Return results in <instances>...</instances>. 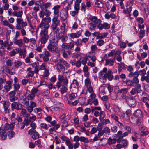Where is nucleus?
Here are the masks:
<instances>
[{
  "instance_id": "obj_62",
  "label": "nucleus",
  "mask_w": 149,
  "mask_h": 149,
  "mask_svg": "<svg viewBox=\"0 0 149 149\" xmlns=\"http://www.w3.org/2000/svg\"><path fill=\"white\" fill-rule=\"evenodd\" d=\"M26 109L30 113H31L33 110L34 111L33 108L30 105L26 106Z\"/></svg>"
},
{
  "instance_id": "obj_18",
  "label": "nucleus",
  "mask_w": 149,
  "mask_h": 149,
  "mask_svg": "<svg viewBox=\"0 0 149 149\" xmlns=\"http://www.w3.org/2000/svg\"><path fill=\"white\" fill-rule=\"evenodd\" d=\"M70 63L72 65L75 66L77 67H80L81 65V61H80L79 57H78L77 60L75 59L71 60L70 61Z\"/></svg>"
},
{
  "instance_id": "obj_51",
  "label": "nucleus",
  "mask_w": 149,
  "mask_h": 149,
  "mask_svg": "<svg viewBox=\"0 0 149 149\" xmlns=\"http://www.w3.org/2000/svg\"><path fill=\"white\" fill-rule=\"evenodd\" d=\"M141 80L142 81L145 80L147 83H149V76L147 75L146 76H144L141 77Z\"/></svg>"
},
{
  "instance_id": "obj_6",
  "label": "nucleus",
  "mask_w": 149,
  "mask_h": 149,
  "mask_svg": "<svg viewBox=\"0 0 149 149\" xmlns=\"http://www.w3.org/2000/svg\"><path fill=\"white\" fill-rule=\"evenodd\" d=\"M68 12L64 9H61L60 12L59 16L60 20L64 21L67 19L68 17Z\"/></svg>"
},
{
  "instance_id": "obj_53",
  "label": "nucleus",
  "mask_w": 149,
  "mask_h": 149,
  "mask_svg": "<svg viewBox=\"0 0 149 149\" xmlns=\"http://www.w3.org/2000/svg\"><path fill=\"white\" fill-rule=\"evenodd\" d=\"M15 134V133L14 132L12 131H9L8 133V136L9 138L13 137L14 136Z\"/></svg>"
},
{
  "instance_id": "obj_63",
  "label": "nucleus",
  "mask_w": 149,
  "mask_h": 149,
  "mask_svg": "<svg viewBox=\"0 0 149 149\" xmlns=\"http://www.w3.org/2000/svg\"><path fill=\"white\" fill-rule=\"evenodd\" d=\"M139 74L141 76V77H143L146 74V71L145 69H143L142 70H140L139 72Z\"/></svg>"
},
{
  "instance_id": "obj_32",
  "label": "nucleus",
  "mask_w": 149,
  "mask_h": 149,
  "mask_svg": "<svg viewBox=\"0 0 149 149\" xmlns=\"http://www.w3.org/2000/svg\"><path fill=\"white\" fill-rule=\"evenodd\" d=\"M67 85H63L62 86V87L60 88V91L61 94H63L64 93L67 92L68 89Z\"/></svg>"
},
{
  "instance_id": "obj_64",
  "label": "nucleus",
  "mask_w": 149,
  "mask_h": 149,
  "mask_svg": "<svg viewBox=\"0 0 149 149\" xmlns=\"http://www.w3.org/2000/svg\"><path fill=\"white\" fill-rule=\"evenodd\" d=\"M47 86L48 87V88L49 89H56V87L54 86L52 83H50L47 84Z\"/></svg>"
},
{
  "instance_id": "obj_31",
  "label": "nucleus",
  "mask_w": 149,
  "mask_h": 149,
  "mask_svg": "<svg viewBox=\"0 0 149 149\" xmlns=\"http://www.w3.org/2000/svg\"><path fill=\"white\" fill-rule=\"evenodd\" d=\"M81 34V33L78 31L75 33H72L70 34V36L71 38L74 39L75 38H77Z\"/></svg>"
},
{
  "instance_id": "obj_59",
  "label": "nucleus",
  "mask_w": 149,
  "mask_h": 149,
  "mask_svg": "<svg viewBox=\"0 0 149 149\" xmlns=\"http://www.w3.org/2000/svg\"><path fill=\"white\" fill-rule=\"evenodd\" d=\"M22 64V63L21 61H17L14 63L15 66L17 67L18 68Z\"/></svg>"
},
{
  "instance_id": "obj_3",
  "label": "nucleus",
  "mask_w": 149,
  "mask_h": 149,
  "mask_svg": "<svg viewBox=\"0 0 149 149\" xmlns=\"http://www.w3.org/2000/svg\"><path fill=\"white\" fill-rule=\"evenodd\" d=\"M89 22V28L91 30H95L96 26L99 29L100 25L101 22V21L100 19L96 16H93L90 18L88 20Z\"/></svg>"
},
{
  "instance_id": "obj_26",
  "label": "nucleus",
  "mask_w": 149,
  "mask_h": 149,
  "mask_svg": "<svg viewBox=\"0 0 149 149\" xmlns=\"http://www.w3.org/2000/svg\"><path fill=\"white\" fill-rule=\"evenodd\" d=\"M14 123L10 124L6 123L3 128L6 131L9 129L12 130L14 128Z\"/></svg>"
},
{
  "instance_id": "obj_16",
  "label": "nucleus",
  "mask_w": 149,
  "mask_h": 149,
  "mask_svg": "<svg viewBox=\"0 0 149 149\" xmlns=\"http://www.w3.org/2000/svg\"><path fill=\"white\" fill-rule=\"evenodd\" d=\"M16 92L15 91H12L9 93V100L10 102L14 101L17 99V97L15 96Z\"/></svg>"
},
{
  "instance_id": "obj_27",
  "label": "nucleus",
  "mask_w": 149,
  "mask_h": 149,
  "mask_svg": "<svg viewBox=\"0 0 149 149\" xmlns=\"http://www.w3.org/2000/svg\"><path fill=\"white\" fill-rule=\"evenodd\" d=\"M99 27V29L101 30L103 29H108L110 27V25L107 23H104L103 24H102L101 23L100 24Z\"/></svg>"
},
{
  "instance_id": "obj_36",
  "label": "nucleus",
  "mask_w": 149,
  "mask_h": 149,
  "mask_svg": "<svg viewBox=\"0 0 149 149\" xmlns=\"http://www.w3.org/2000/svg\"><path fill=\"white\" fill-rule=\"evenodd\" d=\"M19 52V49L17 48L11 51L9 53V56H15L17 53Z\"/></svg>"
},
{
  "instance_id": "obj_21",
  "label": "nucleus",
  "mask_w": 149,
  "mask_h": 149,
  "mask_svg": "<svg viewBox=\"0 0 149 149\" xmlns=\"http://www.w3.org/2000/svg\"><path fill=\"white\" fill-rule=\"evenodd\" d=\"M0 137L3 140H5L7 137L6 131L3 128H0Z\"/></svg>"
},
{
  "instance_id": "obj_5",
  "label": "nucleus",
  "mask_w": 149,
  "mask_h": 149,
  "mask_svg": "<svg viewBox=\"0 0 149 149\" xmlns=\"http://www.w3.org/2000/svg\"><path fill=\"white\" fill-rule=\"evenodd\" d=\"M62 59H57L55 61V66L56 68L59 71L63 72L65 70V68L62 65Z\"/></svg>"
},
{
  "instance_id": "obj_49",
  "label": "nucleus",
  "mask_w": 149,
  "mask_h": 149,
  "mask_svg": "<svg viewBox=\"0 0 149 149\" xmlns=\"http://www.w3.org/2000/svg\"><path fill=\"white\" fill-rule=\"evenodd\" d=\"M85 85L87 87H89L91 86V82L90 79L89 78H87L86 79L85 81Z\"/></svg>"
},
{
  "instance_id": "obj_24",
  "label": "nucleus",
  "mask_w": 149,
  "mask_h": 149,
  "mask_svg": "<svg viewBox=\"0 0 149 149\" xmlns=\"http://www.w3.org/2000/svg\"><path fill=\"white\" fill-rule=\"evenodd\" d=\"M23 14L22 10L19 11L18 12L14 11L12 13V15L14 17H17L18 18H22Z\"/></svg>"
},
{
  "instance_id": "obj_15",
  "label": "nucleus",
  "mask_w": 149,
  "mask_h": 149,
  "mask_svg": "<svg viewBox=\"0 0 149 149\" xmlns=\"http://www.w3.org/2000/svg\"><path fill=\"white\" fill-rule=\"evenodd\" d=\"M14 43L15 44L18 46L20 48V49L22 47L24 46V44L22 39H17V38L14 39Z\"/></svg>"
},
{
  "instance_id": "obj_11",
  "label": "nucleus",
  "mask_w": 149,
  "mask_h": 149,
  "mask_svg": "<svg viewBox=\"0 0 149 149\" xmlns=\"http://www.w3.org/2000/svg\"><path fill=\"white\" fill-rule=\"evenodd\" d=\"M58 80L65 85H67L68 83V80L67 77L62 74L58 75Z\"/></svg>"
},
{
  "instance_id": "obj_55",
  "label": "nucleus",
  "mask_w": 149,
  "mask_h": 149,
  "mask_svg": "<svg viewBox=\"0 0 149 149\" xmlns=\"http://www.w3.org/2000/svg\"><path fill=\"white\" fill-rule=\"evenodd\" d=\"M80 140L81 142H83L85 143L88 142V138H86L83 136H81L80 137Z\"/></svg>"
},
{
  "instance_id": "obj_57",
  "label": "nucleus",
  "mask_w": 149,
  "mask_h": 149,
  "mask_svg": "<svg viewBox=\"0 0 149 149\" xmlns=\"http://www.w3.org/2000/svg\"><path fill=\"white\" fill-rule=\"evenodd\" d=\"M104 42V41L102 40H100L97 41V45L98 46H101L103 45Z\"/></svg>"
},
{
  "instance_id": "obj_39",
  "label": "nucleus",
  "mask_w": 149,
  "mask_h": 149,
  "mask_svg": "<svg viewBox=\"0 0 149 149\" xmlns=\"http://www.w3.org/2000/svg\"><path fill=\"white\" fill-rule=\"evenodd\" d=\"M29 100L27 99V98H24L22 100V103L26 106H28L29 104Z\"/></svg>"
},
{
  "instance_id": "obj_61",
  "label": "nucleus",
  "mask_w": 149,
  "mask_h": 149,
  "mask_svg": "<svg viewBox=\"0 0 149 149\" xmlns=\"http://www.w3.org/2000/svg\"><path fill=\"white\" fill-rule=\"evenodd\" d=\"M139 37L141 38H143L145 36V31L144 30H141L139 33Z\"/></svg>"
},
{
  "instance_id": "obj_33",
  "label": "nucleus",
  "mask_w": 149,
  "mask_h": 149,
  "mask_svg": "<svg viewBox=\"0 0 149 149\" xmlns=\"http://www.w3.org/2000/svg\"><path fill=\"white\" fill-rule=\"evenodd\" d=\"M132 10V7H127V9H124L123 10V13L125 14L127 13L129 14V17L131 18V15L130 13L131 12Z\"/></svg>"
},
{
  "instance_id": "obj_58",
  "label": "nucleus",
  "mask_w": 149,
  "mask_h": 149,
  "mask_svg": "<svg viewBox=\"0 0 149 149\" xmlns=\"http://www.w3.org/2000/svg\"><path fill=\"white\" fill-rule=\"evenodd\" d=\"M76 95H77L74 93L70 94L69 95L70 99L71 100H74L76 98Z\"/></svg>"
},
{
  "instance_id": "obj_50",
  "label": "nucleus",
  "mask_w": 149,
  "mask_h": 149,
  "mask_svg": "<svg viewBox=\"0 0 149 149\" xmlns=\"http://www.w3.org/2000/svg\"><path fill=\"white\" fill-rule=\"evenodd\" d=\"M21 109V114L23 116H24V117H25L26 116V115L28 114V113H27V110L26 109L22 108Z\"/></svg>"
},
{
  "instance_id": "obj_2",
  "label": "nucleus",
  "mask_w": 149,
  "mask_h": 149,
  "mask_svg": "<svg viewBox=\"0 0 149 149\" xmlns=\"http://www.w3.org/2000/svg\"><path fill=\"white\" fill-rule=\"evenodd\" d=\"M16 21L17 23V24L15 26L16 29L20 30L22 36H26V33L24 28L27 25V23L26 21H24L23 19L22 18H17Z\"/></svg>"
},
{
  "instance_id": "obj_60",
  "label": "nucleus",
  "mask_w": 149,
  "mask_h": 149,
  "mask_svg": "<svg viewBox=\"0 0 149 149\" xmlns=\"http://www.w3.org/2000/svg\"><path fill=\"white\" fill-rule=\"evenodd\" d=\"M104 133L109 134L110 132V129L108 127H104L103 130Z\"/></svg>"
},
{
  "instance_id": "obj_38",
  "label": "nucleus",
  "mask_w": 149,
  "mask_h": 149,
  "mask_svg": "<svg viewBox=\"0 0 149 149\" xmlns=\"http://www.w3.org/2000/svg\"><path fill=\"white\" fill-rule=\"evenodd\" d=\"M67 3L68 5L65 8H63L62 9H65L66 11L68 12V11L69 10H70L71 9L70 5V3H67V2H66L65 1L62 3V4H64V5H66Z\"/></svg>"
},
{
  "instance_id": "obj_29",
  "label": "nucleus",
  "mask_w": 149,
  "mask_h": 149,
  "mask_svg": "<svg viewBox=\"0 0 149 149\" xmlns=\"http://www.w3.org/2000/svg\"><path fill=\"white\" fill-rule=\"evenodd\" d=\"M105 17L107 19H109L110 18L114 19L116 18V16L115 15L114 13L108 12L105 15Z\"/></svg>"
},
{
  "instance_id": "obj_35",
  "label": "nucleus",
  "mask_w": 149,
  "mask_h": 149,
  "mask_svg": "<svg viewBox=\"0 0 149 149\" xmlns=\"http://www.w3.org/2000/svg\"><path fill=\"white\" fill-rule=\"evenodd\" d=\"M107 69L106 68L104 67L103 69L100 71L99 73V76H106L107 72Z\"/></svg>"
},
{
  "instance_id": "obj_25",
  "label": "nucleus",
  "mask_w": 149,
  "mask_h": 149,
  "mask_svg": "<svg viewBox=\"0 0 149 149\" xmlns=\"http://www.w3.org/2000/svg\"><path fill=\"white\" fill-rule=\"evenodd\" d=\"M59 52H57V56L59 57L60 56V52L62 54V56L63 57L66 58L68 57V54H67V51H66L64 49H60L59 50Z\"/></svg>"
},
{
  "instance_id": "obj_52",
  "label": "nucleus",
  "mask_w": 149,
  "mask_h": 149,
  "mask_svg": "<svg viewBox=\"0 0 149 149\" xmlns=\"http://www.w3.org/2000/svg\"><path fill=\"white\" fill-rule=\"evenodd\" d=\"M7 81L6 79L4 77H0V84L3 85V84L5 82L6 83Z\"/></svg>"
},
{
  "instance_id": "obj_22",
  "label": "nucleus",
  "mask_w": 149,
  "mask_h": 149,
  "mask_svg": "<svg viewBox=\"0 0 149 149\" xmlns=\"http://www.w3.org/2000/svg\"><path fill=\"white\" fill-rule=\"evenodd\" d=\"M6 38L7 40L4 42L3 44V46L4 47H6L7 46H11L13 44V42L9 39L10 38V37L8 36V35H6Z\"/></svg>"
},
{
  "instance_id": "obj_20",
  "label": "nucleus",
  "mask_w": 149,
  "mask_h": 149,
  "mask_svg": "<svg viewBox=\"0 0 149 149\" xmlns=\"http://www.w3.org/2000/svg\"><path fill=\"white\" fill-rule=\"evenodd\" d=\"M60 6L59 5H56L52 9L53 10V15L54 16H56V15L59 16V9L60 8Z\"/></svg>"
},
{
  "instance_id": "obj_56",
  "label": "nucleus",
  "mask_w": 149,
  "mask_h": 149,
  "mask_svg": "<svg viewBox=\"0 0 149 149\" xmlns=\"http://www.w3.org/2000/svg\"><path fill=\"white\" fill-rule=\"evenodd\" d=\"M133 4V0H130L127 2L126 3V7H132Z\"/></svg>"
},
{
  "instance_id": "obj_8",
  "label": "nucleus",
  "mask_w": 149,
  "mask_h": 149,
  "mask_svg": "<svg viewBox=\"0 0 149 149\" xmlns=\"http://www.w3.org/2000/svg\"><path fill=\"white\" fill-rule=\"evenodd\" d=\"M51 56L50 53L48 51H45L42 54H39L40 58L43 59L44 62H47L49 60V57Z\"/></svg>"
},
{
  "instance_id": "obj_30",
  "label": "nucleus",
  "mask_w": 149,
  "mask_h": 149,
  "mask_svg": "<svg viewBox=\"0 0 149 149\" xmlns=\"http://www.w3.org/2000/svg\"><path fill=\"white\" fill-rule=\"evenodd\" d=\"M115 60V58H114L113 59L111 60L110 59L106 60L105 65H109L111 66L113 65L114 61Z\"/></svg>"
},
{
  "instance_id": "obj_10",
  "label": "nucleus",
  "mask_w": 149,
  "mask_h": 149,
  "mask_svg": "<svg viewBox=\"0 0 149 149\" xmlns=\"http://www.w3.org/2000/svg\"><path fill=\"white\" fill-rule=\"evenodd\" d=\"M0 103L3 106L5 112L6 113H9V109H8L10 106L9 102L8 100H2Z\"/></svg>"
},
{
  "instance_id": "obj_19",
  "label": "nucleus",
  "mask_w": 149,
  "mask_h": 149,
  "mask_svg": "<svg viewBox=\"0 0 149 149\" xmlns=\"http://www.w3.org/2000/svg\"><path fill=\"white\" fill-rule=\"evenodd\" d=\"M22 106L20 104L17 103L16 102H14L11 104V108L12 109H16L17 110H21Z\"/></svg>"
},
{
  "instance_id": "obj_7",
  "label": "nucleus",
  "mask_w": 149,
  "mask_h": 149,
  "mask_svg": "<svg viewBox=\"0 0 149 149\" xmlns=\"http://www.w3.org/2000/svg\"><path fill=\"white\" fill-rule=\"evenodd\" d=\"M25 118H26L24 120L26 122L27 124H29L30 122H33L35 121L36 118V116L29 113L26 115V116Z\"/></svg>"
},
{
  "instance_id": "obj_46",
  "label": "nucleus",
  "mask_w": 149,
  "mask_h": 149,
  "mask_svg": "<svg viewBox=\"0 0 149 149\" xmlns=\"http://www.w3.org/2000/svg\"><path fill=\"white\" fill-rule=\"evenodd\" d=\"M42 111V109L40 108H36L34 109V112L37 115L39 113H41Z\"/></svg>"
},
{
  "instance_id": "obj_9",
  "label": "nucleus",
  "mask_w": 149,
  "mask_h": 149,
  "mask_svg": "<svg viewBox=\"0 0 149 149\" xmlns=\"http://www.w3.org/2000/svg\"><path fill=\"white\" fill-rule=\"evenodd\" d=\"M126 102L130 106L134 107L136 103V100L133 97L127 96V97L125 98Z\"/></svg>"
},
{
  "instance_id": "obj_37",
  "label": "nucleus",
  "mask_w": 149,
  "mask_h": 149,
  "mask_svg": "<svg viewBox=\"0 0 149 149\" xmlns=\"http://www.w3.org/2000/svg\"><path fill=\"white\" fill-rule=\"evenodd\" d=\"M40 127L41 128L45 130H47L48 128L50 127V126L49 125H47L44 123H42L40 124Z\"/></svg>"
},
{
  "instance_id": "obj_23",
  "label": "nucleus",
  "mask_w": 149,
  "mask_h": 149,
  "mask_svg": "<svg viewBox=\"0 0 149 149\" xmlns=\"http://www.w3.org/2000/svg\"><path fill=\"white\" fill-rule=\"evenodd\" d=\"M106 76L109 81H112L114 78L113 72L110 70H109L107 71Z\"/></svg>"
},
{
  "instance_id": "obj_42",
  "label": "nucleus",
  "mask_w": 149,
  "mask_h": 149,
  "mask_svg": "<svg viewBox=\"0 0 149 149\" xmlns=\"http://www.w3.org/2000/svg\"><path fill=\"white\" fill-rule=\"evenodd\" d=\"M95 4L97 6L98 8H102L104 6V4L101 1L98 0L95 2Z\"/></svg>"
},
{
  "instance_id": "obj_1",
  "label": "nucleus",
  "mask_w": 149,
  "mask_h": 149,
  "mask_svg": "<svg viewBox=\"0 0 149 149\" xmlns=\"http://www.w3.org/2000/svg\"><path fill=\"white\" fill-rule=\"evenodd\" d=\"M45 10L44 12L46 17L42 19L41 23L38 26V30L40 31V40L43 46L47 41L49 38L48 30L50 26L49 23L51 20V18L49 16L51 13V12L47 9Z\"/></svg>"
},
{
  "instance_id": "obj_28",
  "label": "nucleus",
  "mask_w": 149,
  "mask_h": 149,
  "mask_svg": "<svg viewBox=\"0 0 149 149\" xmlns=\"http://www.w3.org/2000/svg\"><path fill=\"white\" fill-rule=\"evenodd\" d=\"M134 114L135 117L138 118H141L143 116L142 112L140 109H137L135 111Z\"/></svg>"
},
{
  "instance_id": "obj_40",
  "label": "nucleus",
  "mask_w": 149,
  "mask_h": 149,
  "mask_svg": "<svg viewBox=\"0 0 149 149\" xmlns=\"http://www.w3.org/2000/svg\"><path fill=\"white\" fill-rule=\"evenodd\" d=\"M36 95H34L31 93H30L29 94H28V95L26 97L27 98V99L30 101H32L33 100L35 99Z\"/></svg>"
},
{
  "instance_id": "obj_45",
  "label": "nucleus",
  "mask_w": 149,
  "mask_h": 149,
  "mask_svg": "<svg viewBox=\"0 0 149 149\" xmlns=\"http://www.w3.org/2000/svg\"><path fill=\"white\" fill-rule=\"evenodd\" d=\"M68 47V49L70 50L73 49V48L74 47V42H71L69 43H67Z\"/></svg>"
},
{
  "instance_id": "obj_47",
  "label": "nucleus",
  "mask_w": 149,
  "mask_h": 149,
  "mask_svg": "<svg viewBox=\"0 0 149 149\" xmlns=\"http://www.w3.org/2000/svg\"><path fill=\"white\" fill-rule=\"evenodd\" d=\"M32 137L34 140L37 139L39 138V134L36 131L33 134Z\"/></svg>"
},
{
  "instance_id": "obj_14",
  "label": "nucleus",
  "mask_w": 149,
  "mask_h": 149,
  "mask_svg": "<svg viewBox=\"0 0 149 149\" xmlns=\"http://www.w3.org/2000/svg\"><path fill=\"white\" fill-rule=\"evenodd\" d=\"M13 80L12 79L7 81L6 83L7 85H5L4 86V88L6 92H8L11 89L12 87L11 84Z\"/></svg>"
},
{
  "instance_id": "obj_12",
  "label": "nucleus",
  "mask_w": 149,
  "mask_h": 149,
  "mask_svg": "<svg viewBox=\"0 0 149 149\" xmlns=\"http://www.w3.org/2000/svg\"><path fill=\"white\" fill-rule=\"evenodd\" d=\"M47 48L49 51L53 53L58 51V48L56 45L51 43H50L48 45Z\"/></svg>"
},
{
  "instance_id": "obj_48",
  "label": "nucleus",
  "mask_w": 149,
  "mask_h": 149,
  "mask_svg": "<svg viewBox=\"0 0 149 149\" xmlns=\"http://www.w3.org/2000/svg\"><path fill=\"white\" fill-rule=\"evenodd\" d=\"M116 141V140L115 139H112L111 138H109L108 140V143L110 145L115 143Z\"/></svg>"
},
{
  "instance_id": "obj_34",
  "label": "nucleus",
  "mask_w": 149,
  "mask_h": 149,
  "mask_svg": "<svg viewBox=\"0 0 149 149\" xmlns=\"http://www.w3.org/2000/svg\"><path fill=\"white\" fill-rule=\"evenodd\" d=\"M81 63H82L83 65H85L87 62V61L88 59L87 57H79Z\"/></svg>"
},
{
  "instance_id": "obj_43",
  "label": "nucleus",
  "mask_w": 149,
  "mask_h": 149,
  "mask_svg": "<svg viewBox=\"0 0 149 149\" xmlns=\"http://www.w3.org/2000/svg\"><path fill=\"white\" fill-rule=\"evenodd\" d=\"M99 80L102 83H105L107 81V77L106 76H99Z\"/></svg>"
},
{
  "instance_id": "obj_13",
  "label": "nucleus",
  "mask_w": 149,
  "mask_h": 149,
  "mask_svg": "<svg viewBox=\"0 0 149 149\" xmlns=\"http://www.w3.org/2000/svg\"><path fill=\"white\" fill-rule=\"evenodd\" d=\"M79 83L76 79H74L73 82L71 84V87L74 91H77L79 89Z\"/></svg>"
},
{
  "instance_id": "obj_54",
  "label": "nucleus",
  "mask_w": 149,
  "mask_h": 149,
  "mask_svg": "<svg viewBox=\"0 0 149 149\" xmlns=\"http://www.w3.org/2000/svg\"><path fill=\"white\" fill-rule=\"evenodd\" d=\"M38 91L39 90L38 88H34L31 90V93L34 95H36V94L37 93Z\"/></svg>"
},
{
  "instance_id": "obj_4",
  "label": "nucleus",
  "mask_w": 149,
  "mask_h": 149,
  "mask_svg": "<svg viewBox=\"0 0 149 149\" xmlns=\"http://www.w3.org/2000/svg\"><path fill=\"white\" fill-rule=\"evenodd\" d=\"M58 15L54 16L52 19V23L51 27L54 32L55 33H59V29L58 28V26L60 25V21L58 19Z\"/></svg>"
},
{
  "instance_id": "obj_44",
  "label": "nucleus",
  "mask_w": 149,
  "mask_h": 149,
  "mask_svg": "<svg viewBox=\"0 0 149 149\" xmlns=\"http://www.w3.org/2000/svg\"><path fill=\"white\" fill-rule=\"evenodd\" d=\"M126 85L129 86H134L133 81L131 80H126L124 82Z\"/></svg>"
},
{
  "instance_id": "obj_41",
  "label": "nucleus",
  "mask_w": 149,
  "mask_h": 149,
  "mask_svg": "<svg viewBox=\"0 0 149 149\" xmlns=\"http://www.w3.org/2000/svg\"><path fill=\"white\" fill-rule=\"evenodd\" d=\"M65 144L68 146L69 149H73V145L69 140H66Z\"/></svg>"
},
{
  "instance_id": "obj_17",
  "label": "nucleus",
  "mask_w": 149,
  "mask_h": 149,
  "mask_svg": "<svg viewBox=\"0 0 149 149\" xmlns=\"http://www.w3.org/2000/svg\"><path fill=\"white\" fill-rule=\"evenodd\" d=\"M128 91V89L127 88H121L119 90L120 92L122 94L121 97L122 99H124L127 97L126 95Z\"/></svg>"
}]
</instances>
